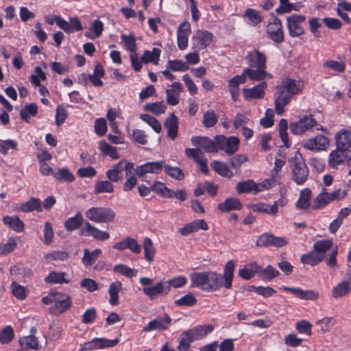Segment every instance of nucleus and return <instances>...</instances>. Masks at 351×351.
Masks as SVG:
<instances>
[{"mask_svg":"<svg viewBox=\"0 0 351 351\" xmlns=\"http://www.w3.org/2000/svg\"><path fill=\"white\" fill-rule=\"evenodd\" d=\"M81 235L90 236L99 241H106L110 238L108 232L99 230L88 221L85 222L84 227L81 230Z\"/></svg>","mask_w":351,"mask_h":351,"instance_id":"18","label":"nucleus"},{"mask_svg":"<svg viewBox=\"0 0 351 351\" xmlns=\"http://www.w3.org/2000/svg\"><path fill=\"white\" fill-rule=\"evenodd\" d=\"M213 34L206 30H197L192 37V47L196 51L206 49L213 40Z\"/></svg>","mask_w":351,"mask_h":351,"instance_id":"9","label":"nucleus"},{"mask_svg":"<svg viewBox=\"0 0 351 351\" xmlns=\"http://www.w3.org/2000/svg\"><path fill=\"white\" fill-rule=\"evenodd\" d=\"M72 304V301L68 295L57 292L53 306L50 307V313L60 315L66 311Z\"/></svg>","mask_w":351,"mask_h":351,"instance_id":"10","label":"nucleus"},{"mask_svg":"<svg viewBox=\"0 0 351 351\" xmlns=\"http://www.w3.org/2000/svg\"><path fill=\"white\" fill-rule=\"evenodd\" d=\"M122 287V283L120 281H115L110 285L108 293L110 295L109 303L111 305H117L119 304V293Z\"/></svg>","mask_w":351,"mask_h":351,"instance_id":"41","label":"nucleus"},{"mask_svg":"<svg viewBox=\"0 0 351 351\" xmlns=\"http://www.w3.org/2000/svg\"><path fill=\"white\" fill-rule=\"evenodd\" d=\"M191 287L198 288L202 291L208 292V271L193 272L189 275Z\"/></svg>","mask_w":351,"mask_h":351,"instance_id":"16","label":"nucleus"},{"mask_svg":"<svg viewBox=\"0 0 351 351\" xmlns=\"http://www.w3.org/2000/svg\"><path fill=\"white\" fill-rule=\"evenodd\" d=\"M144 109L149 111L156 115H159L165 113L167 109V106L163 101H157L154 103L146 104L144 106Z\"/></svg>","mask_w":351,"mask_h":351,"instance_id":"48","label":"nucleus"},{"mask_svg":"<svg viewBox=\"0 0 351 351\" xmlns=\"http://www.w3.org/2000/svg\"><path fill=\"white\" fill-rule=\"evenodd\" d=\"M332 244L330 239L319 240L313 244V249L324 259L326 252L332 248Z\"/></svg>","mask_w":351,"mask_h":351,"instance_id":"39","label":"nucleus"},{"mask_svg":"<svg viewBox=\"0 0 351 351\" xmlns=\"http://www.w3.org/2000/svg\"><path fill=\"white\" fill-rule=\"evenodd\" d=\"M83 222V217L80 212L77 213L73 217H69L64 222V228L71 232L78 229Z\"/></svg>","mask_w":351,"mask_h":351,"instance_id":"42","label":"nucleus"},{"mask_svg":"<svg viewBox=\"0 0 351 351\" xmlns=\"http://www.w3.org/2000/svg\"><path fill=\"white\" fill-rule=\"evenodd\" d=\"M328 144L329 141L328 138L319 134L306 141L304 143V147L312 151H321L326 149Z\"/></svg>","mask_w":351,"mask_h":351,"instance_id":"17","label":"nucleus"},{"mask_svg":"<svg viewBox=\"0 0 351 351\" xmlns=\"http://www.w3.org/2000/svg\"><path fill=\"white\" fill-rule=\"evenodd\" d=\"M256 184L253 180L249 179L245 181L239 182L236 186V191L239 194L245 193H256Z\"/></svg>","mask_w":351,"mask_h":351,"instance_id":"46","label":"nucleus"},{"mask_svg":"<svg viewBox=\"0 0 351 351\" xmlns=\"http://www.w3.org/2000/svg\"><path fill=\"white\" fill-rule=\"evenodd\" d=\"M121 39L124 43L126 50L129 51L131 53H136V39L133 35L121 34Z\"/></svg>","mask_w":351,"mask_h":351,"instance_id":"55","label":"nucleus"},{"mask_svg":"<svg viewBox=\"0 0 351 351\" xmlns=\"http://www.w3.org/2000/svg\"><path fill=\"white\" fill-rule=\"evenodd\" d=\"M101 254V250L100 249H95L92 252L85 249L84 250V256L82 258L83 265L86 267L93 265Z\"/></svg>","mask_w":351,"mask_h":351,"instance_id":"40","label":"nucleus"},{"mask_svg":"<svg viewBox=\"0 0 351 351\" xmlns=\"http://www.w3.org/2000/svg\"><path fill=\"white\" fill-rule=\"evenodd\" d=\"M235 265L233 261H228L223 269V274L208 271V292L219 291L221 289H230L232 285Z\"/></svg>","mask_w":351,"mask_h":351,"instance_id":"2","label":"nucleus"},{"mask_svg":"<svg viewBox=\"0 0 351 351\" xmlns=\"http://www.w3.org/2000/svg\"><path fill=\"white\" fill-rule=\"evenodd\" d=\"M113 248L119 251H123L129 249L134 254H140L141 252V246L137 241L130 237H125L124 239L116 243L113 245Z\"/></svg>","mask_w":351,"mask_h":351,"instance_id":"20","label":"nucleus"},{"mask_svg":"<svg viewBox=\"0 0 351 351\" xmlns=\"http://www.w3.org/2000/svg\"><path fill=\"white\" fill-rule=\"evenodd\" d=\"M304 15L292 14L287 17V28L291 37H298L304 34V28L302 23L305 21Z\"/></svg>","mask_w":351,"mask_h":351,"instance_id":"8","label":"nucleus"},{"mask_svg":"<svg viewBox=\"0 0 351 351\" xmlns=\"http://www.w3.org/2000/svg\"><path fill=\"white\" fill-rule=\"evenodd\" d=\"M54 178L58 180H64L69 182L74 180L73 175L66 168L58 169L57 172H55Z\"/></svg>","mask_w":351,"mask_h":351,"instance_id":"64","label":"nucleus"},{"mask_svg":"<svg viewBox=\"0 0 351 351\" xmlns=\"http://www.w3.org/2000/svg\"><path fill=\"white\" fill-rule=\"evenodd\" d=\"M143 248L144 251V258L145 260L149 263L153 262L156 254V249L150 238H145L143 243Z\"/></svg>","mask_w":351,"mask_h":351,"instance_id":"43","label":"nucleus"},{"mask_svg":"<svg viewBox=\"0 0 351 351\" xmlns=\"http://www.w3.org/2000/svg\"><path fill=\"white\" fill-rule=\"evenodd\" d=\"M66 274L64 272H56L51 271L49 274L45 278V282L48 283H54V284H62V283H68L69 282V280L65 278Z\"/></svg>","mask_w":351,"mask_h":351,"instance_id":"50","label":"nucleus"},{"mask_svg":"<svg viewBox=\"0 0 351 351\" xmlns=\"http://www.w3.org/2000/svg\"><path fill=\"white\" fill-rule=\"evenodd\" d=\"M197 300L192 293H188L181 298L176 300L174 304L178 306H193L196 304Z\"/></svg>","mask_w":351,"mask_h":351,"instance_id":"61","label":"nucleus"},{"mask_svg":"<svg viewBox=\"0 0 351 351\" xmlns=\"http://www.w3.org/2000/svg\"><path fill=\"white\" fill-rule=\"evenodd\" d=\"M214 138L217 148L228 156L234 154L239 149L240 141L237 136L226 137L223 135H217Z\"/></svg>","mask_w":351,"mask_h":351,"instance_id":"6","label":"nucleus"},{"mask_svg":"<svg viewBox=\"0 0 351 351\" xmlns=\"http://www.w3.org/2000/svg\"><path fill=\"white\" fill-rule=\"evenodd\" d=\"M36 332V328L32 327L30 329V335L20 339L19 343L23 349L38 350L40 348L38 339L35 337Z\"/></svg>","mask_w":351,"mask_h":351,"instance_id":"25","label":"nucleus"},{"mask_svg":"<svg viewBox=\"0 0 351 351\" xmlns=\"http://www.w3.org/2000/svg\"><path fill=\"white\" fill-rule=\"evenodd\" d=\"M244 17L247 19L249 24L256 26L261 23L263 18L260 12L254 9L247 8L244 13Z\"/></svg>","mask_w":351,"mask_h":351,"instance_id":"47","label":"nucleus"},{"mask_svg":"<svg viewBox=\"0 0 351 351\" xmlns=\"http://www.w3.org/2000/svg\"><path fill=\"white\" fill-rule=\"evenodd\" d=\"M3 222L16 232H21L24 230V223L16 216H5L3 218Z\"/></svg>","mask_w":351,"mask_h":351,"instance_id":"36","label":"nucleus"},{"mask_svg":"<svg viewBox=\"0 0 351 351\" xmlns=\"http://www.w3.org/2000/svg\"><path fill=\"white\" fill-rule=\"evenodd\" d=\"M253 210L265 213L269 215H276L278 213L276 206H271L265 203H259L254 205Z\"/></svg>","mask_w":351,"mask_h":351,"instance_id":"62","label":"nucleus"},{"mask_svg":"<svg viewBox=\"0 0 351 351\" xmlns=\"http://www.w3.org/2000/svg\"><path fill=\"white\" fill-rule=\"evenodd\" d=\"M261 271V266L257 265L255 262L247 264L243 269H239V275L244 280H250L252 278L255 274Z\"/></svg>","mask_w":351,"mask_h":351,"instance_id":"30","label":"nucleus"},{"mask_svg":"<svg viewBox=\"0 0 351 351\" xmlns=\"http://www.w3.org/2000/svg\"><path fill=\"white\" fill-rule=\"evenodd\" d=\"M214 330V327L213 325H198L193 327L191 329H189L191 334L192 335L193 339L195 340H199L204 338L208 334L213 332Z\"/></svg>","mask_w":351,"mask_h":351,"instance_id":"31","label":"nucleus"},{"mask_svg":"<svg viewBox=\"0 0 351 351\" xmlns=\"http://www.w3.org/2000/svg\"><path fill=\"white\" fill-rule=\"evenodd\" d=\"M245 59L250 68H267L266 55L255 48L247 51Z\"/></svg>","mask_w":351,"mask_h":351,"instance_id":"11","label":"nucleus"},{"mask_svg":"<svg viewBox=\"0 0 351 351\" xmlns=\"http://www.w3.org/2000/svg\"><path fill=\"white\" fill-rule=\"evenodd\" d=\"M330 202V200L328 197V192L325 189H323L322 191L315 198L312 205V209H322Z\"/></svg>","mask_w":351,"mask_h":351,"instance_id":"44","label":"nucleus"},{"mask_svg":"<svg viewBox=\"0 0 351 351\" xmlns=\"http://www.w3.org/2000/svg\"><path fill=\"white\" fill-rule=\"evenodd\" d=\"M279 274V271L273 267L271 265H267L265 269H262L261 267L259 276H261L265 280L269 281L271 280L273 278L278 276Z\"/></svg>","mask_w":351,"mask_h":351,"instance_id":"58","label":"nucleus"},{"mask_svg":"<svg viewBox=\"0 0 351 351\" xmlns=\"http://www.w3.org/2000/svg\"><path fill=\"white\" fill-rule=\"evenodd\" d=\"M213 169L216 171L221 176L232 178L233 177V173L229 168L227 164L217 160H214L210 164Z\"/></svg>","mask_w":351,"mask_h":351,"instance_id":"34","label":"nucleus"},{"mask_svg":"<svg viewBox=\"0 0 351 351\" xmlns=\"http://www.w3.org/2000/svg\"><path fill=\"white\" fill-rule=\"evenodd\" d=\"M164 127L167 130V136L174 140L178 136V120L177 117L171 113L170 117L167 118L164 123Z\"/></svg>","mask_w":351,"mask_h":351,"instance_id":"28","label":"nucleus"},{"mask_svg":"<svg viewBox=\"0 0 351 351\" xmlns=\"http://www.w3.org/2000/svg\"><path fill=\"white\" fill-rule=\"evenodd\" d=\"M99 149L104 156H108L109 157L114 160L120 158V156L117 152V147L108 145L104 141H101L99 143Z\"/></svg>","mask_w":351,"mask_h":351,"instance_id":"45","label":"nucleus"},{"mask_svg":"<svg viewBox=\"0 0 351 351\" xmlns=\"http://www.w3.org/2000/svg\"><path fill=\"white\" fill-rule=\"evenodd\" d=\"M317 125V121L312 117H304L299 121L291 123L290 130L294 134L299 135L311 130Z\"/></svg>","mask_w":351,"mask_h":351,"instance_id":"13","label":"nucleus"},{"mask_svg":"<svg viewBox=\"0 0 351 351\" xmlns=\"http://www.w3.org/2000/svg\"><path fill=\"white\" fill-rule=\"evenodd\" d=\"M347 151H343L341 149L333 150L331 152L329 156V165L332 168H337L340 164H341L347 156Z\"/></svg>","mask_w":351,"mask_h":351,"instance_id":"32","label":"nucleus"},{"mask_svg":"<svg viewBox=\"0 0 351 351\" xmlns=\"http://www.w3.org/2000/svg\"><path fill=\"white\" fill-rule=\"evenodd\" d=\"M282 289L291 292L301 300H315L319 298V294L314 290H303L300 287H290L283 286Z\"/></svg>","mask_w":351,"mask_h":351,"instance_id":"21","label":"nucleus"},{"mask_svg":"<svg viewBox=\"0 0 351 351\" xmlns=\"http://www.w3.org/2000/svg\"><path fill=\"white\" fill-rule=\"evenodd\" d=\"M113 271L128 278L134 277L138 273V270L121 264L116 265L113 268Z\"/></svg>","mask_w":351,"mask_h":351,"instance_id":"57","label":"nucleus"},{"mask_svg":"<svg viewBox=\"0 0 351 351\" xmlns=\"http://www.w3.org/2000/svg\"><path fill=\"white\" fill-rule=\"evenodd\" d=\"M124 162V159L121 160L117 164L113 165L112 168L106 171V177L111 182H117L121 180V173L123 171Z\"/></svg>","mask_w":351,"mask_h":351,"instance_id":"29","label":"nucleus"},{"mask_svg":"<svg viewBox=\"0 0 351 351\" xmlns=\"http://www.w3.org/2000/svg\"><path fill=\"white\" fill-rule=\"evenodd\" d=\"M139 282L144 286L143 289V293L150 300H154L160 295H165L170 291V287L165 286L164 283L162 282H159L154 285L149 286L153 283L152 278L141 277L139 279Z\"/></svg>","mask_w":351,"mask_h":351,"instance_id":"4","label":"nucleus"},{"mask_svg":"<svg viewBox=\"0 0 351 351\" xmlns=\"http://www.w3.org/2000/svg\"><path fill=\"white\" fill-rule=\"evenodd\" d=\"M191 141L193 146L203 149L206 153H217L218 152L215 140L213 141L206 136H192Z\"/></svg>","mask_w":351,"mask_h":351,"instance_id":"12","label":"nucleus"},{"mask_svg":"<svg viewBox=\"0 0 351 351\" xmlns=\"http://www.w3.org/2000/svg\"><path fill=\"white\" fill-rule=\"evenodd\" d=\"M193 341L195 339L189 330L182 332L178 338V350L179 351H186Z\"/></svg>","mask_w":351,"mask_h":351,"instance_id":"37","label":"nucleus"},{"mask_svg":"<svg viewBox=\"0 0 351 351\" xmlns=\"http://www.w3.org/2000/svg\"><path fill=\"white\" fill-rule=\"evenodd\" d=\"M104 30V23L100 20H95L92 22L90 25V31L94 33V36L90 32H86L85 36L88 38L94 39L95 38L99 37Z\"/></svg>","mask_w":351,"mask_h":351,"instance_id":"52","label":"nucleus"},{"mask_svg":"<svg viewBox=\"0 0 351 351\" xmlns=\"http://www.w3.org/2000/svg\"><path fill=\"white\" fill-rule=\"evenodd\" d=\"M119 343V339L113 340L105 338H95L92 341L84 343L82 346V351H90L104 348H111L115 346Z\"/></svg>","mask_w":351,"mask_h":351,"instance_id":"14","label":"nucleus"},{"mask_svg":"<svg viewBox=\"0 0 351 351\" xmlns=\"http://www.w3.org/2000/svg\"><path fill=\"white\" fill-rule=\"evenodd\" d=\"M21 210L24 212H31L33 210L41 212L43 210L41 202L38 198L32 197L21 206Z\"/></svg>","mask_w":351,"mask_h":351,"instance_id":"49","label":"nucleus"},{"mask_svg":"<svg viewBox=\"0 0 351 351\" xmlns=\"http://www.w3.org/2000/svg\"><path fill=\"white\" fill-rule=\"evenodd\" d=\"M267 86V83L263 82L252 88H244L243 89V97L247 100L262 99L264 97Z\"/></svg>","mask_w":351,"mask_h":351,"instance_id":"23","label":"nucleus"},{"mask_svg":"<svg viewBox=\"0 0 351 351\" xmlns=\"http://www.w3.org/2000/svg\"><path fill=\"white\" fill-rule=\"evenodd\" d=\"M167 68L172 71H186L189 66L186 62L180 60H169L167 63Z\"/></svg>","mask_w":351,"mask_h":351,"instance_id":"56","label":"nucleus"},{"mask_svg":"<svg viewBox=\"0 0 351 351\" xmlns=\"http://www.w3.org/2000/svg\"><path fill=\"white\" fill-rule=\"evenodd\" d=\"M163 168H165L166 173L168 174L170 177L178 180L184 178V173L182 169L179 167H173L170 165H166L165 164Z\"/></svg>","mask_w":351,"mask_h":351,"instance_id":"63","label":"nucleus"},{"mask_svg":"<svg viewBox=\"0 0 351 351\" xmlns=\"http://www.w3.org/2000/svg\"><path fill=\"white\" fill-rule=\"evenodd\" d=\"M165 161L160 160L157 162H148L144 165L137 166L136 168V173L138 176L143 178L147 173H159L163 167Z\"/></svg>","mask_w":351,"mask_h":351,"instance_id":"15","label":"nucleus"},{"mask_svg":"<svg viewBox=\"0 0 351 351\" xmlns=\"http://www.w3.org/2000/svg\"><path fill=\"white\" fill-rule=\"evenodd\" d=\"M323 260L322 257L313 248L312 251L302 255L300 257V261L302 264L311 266L317 265Z\"/></svg>","mask_w":351,"mask_h":351,"instance_id":"33","label":"nucleus"},{"mask_svg":"<svg viewBox=\"0 0 351 351\" xmlns=\"http://www.w3.org/2000/svg\"><path fill=\"white\" fill-rule=\"evenodd\" d=\"M140 117L143 121L146 122L156 133H160L161 132V125L155 117L148 114H142Z\"/></svg>","mask_w":351,"mask_h":351,"instance_id":"59","label":"nucleus"},{"mask_svg":"<svg viewBox=\"0 0 351 351\" xmlns=\"http://www.w3.org/2000/svg\"><path fill=\"white\" fill-rule=\"evenodd\" d=\"M208 226L204 219H195L190 223H186L183 228H180L178 232L182 236H188L189 234L197 232L199 230H207Z\"/></svg>","mask_w":351,"mask_h":351,"instance_id":"22","label":"nucleus"},{"mask_svg":"<svg viewBox=\"0 0 351 351\" xmlns=\"http://www.w3.org/2000/svg\"><path fill=\"white\" fill-rule=\"evenodd\" d=\"M114 191V186L112 182L108 180H100L95 184V193H110Z\"/></svg>","mask_w":351,"mask_h":351,"instance_id":"51","label":"nucleus"},{"mask_svg":"<svg viewBox=\"0 0 351 351\" xmlns=\"http://www.w3.org/2000/svg\"><path fill=\"white\" fill-rule=\"evenodd\" d=\"M266 33L267 37L276 43H281L285 40L282 22L276 17L267 25Z\"/></svg>","mask_w":351,"mask_h":351,"instance_id":"7","label":"nucleus"},{"mask_svg":"<svg viewBox=\"0 0 351 351\" xmlns=\"http://www.w3.org/2000/svg\"><path fill=\"white\" fill-rule=\"evenodd\" d=\"M292 172V179L298 185L303 184L308 176V169L298 152L289 160Z\"/></svg>","mask_w":351,"mask_h":351,"instance_id":"3","label":"nucleus"},{"mask_svg":"<svg viewBox=\"0 0 351 351\" xmlns=\"http://www.w3.org/2000/svg\"><path fill=\"white\" fill-rule=\"evenodd\" d=\"M85 215L95 223H109L114 221L116 213L108 207H92L86 211Z\"/></svg>","mask_w":351,"mask_h":351,"instance_id":"5","label":"nucleus"},{"mask_svg":"<svg viewBox=\"0 0 351 351\" xmlns=\"http://www.w3.org/2000/svg\"><path fill=\"white\" fill-rule=\"evenodd\" d=\"M218 117L213 111H207L204 114L202 123L205 128L213 127L217 122Z\"/></svg>","mask_w":351,"mask_h":351,"instance_id":"60","label":"nucleus"},{"mask_svg":"<svg viewBox=\"0 0 351 351\" xmlns=\"http://www.w3.org/2000/svg\"><path fill=\"white\" fill-rule=\"evenodd\" d=\"M243 207L240 200L237 197L227 198L223 202L217 205V208L223 213H228L232 210H240Z\"/></svg>","mask_w":351,"mask_h":351,"instance_id":"26","label":"nucleus"},{"mask_svg":"<svg viewBox=\"0 0 351 351\" xmlns=\"http://www.w3.org/2000/svg\"><path fill=\"white\" fill-rule=\"evenodd\" d=\"M171 322L170 317L165 314L163 317H157L155 319L149 322L143 330L150 332L153 330H161L168 328Z\"/></svg>","mask_w":351,"mask_h":351,"instance_id":"19","label":"nucleus"},{"mask_svg":"<svg viewBox=\"0 0 351 351\" xmlns=\"http://www.w3.org/2000/svg\"><path fill=\"white\" fill-rule=\"evenodd\" d=\"M266 69L267 68H246L243 71V74L245 79L248 77L253 81H261L267 77H271V75L266 71Z\"/></svg>","mask_w":351,"mask_h":351,"instance_id":"24","label":"nucleus"},{"mask_svg":"<svg viewBox=\"0 0 351 351\" xmlns=\"http://www.w3.org/2000/svg\"><path fill=\"white\" fill-rule=\"evenodd\" d=\"M351 291L350 282L344 280L338 283L332 290V296L334 298L343 297L348 294Z\"/></svg>","mask_w":351,"mask_h":351,"instance_id":"35","label":"nucleus"},{"mask_svg":"<svg viewBox=\"0 0 351 351\" xmlns=\"http://www.w3.org/2000/svg\"><path fill=\"white\" fill-rule=\"evenodd\" d=\"M246 82L244 75H237L228 80V89L230 93H234L239 90V85Z\"/></svg>","mask_w":351,"mask_h":351,"instance_id":"54","label":"nucleus"},{"mask_svg":"<svg viewBox=\"0 0 351 351\" xmlns=\"http://www.w3.org/2000/svg\"><path fill=\"white\" fill-rule=\"evenodd\" d=\"M311 191L308 188L304 189L300 192V196L295 206L300 209H307L310 206Z\"/></svg>","mask_w":351,"mask_h":351,"instance_id":"38","label":"nucleus"},{"mask_svg":"<svg viewBox=\"0 0 351 351\" xmlns=\"http://www.w3.org/2000/svg\"><path fill=\"white\" fill-rule=\"evenodd\" d=\"M160 55V50L158 48H154L152 51H145L141 57V60L144 63L154 62L157 64Z\"/></svg>","mask_w":351,"mask_h":351,"instance_id":"53","label":"nucleus"},{"mask_svg":"<svg viewBox=\"0 0 351 351\" xmlns=\"http://www.w3.org/2000/svg\"><path fill=\"white\" fill-rule=\"evenodd\" d=\"M303 89L302 82L291 79H284L279 86L276 88L277 97L275 99V109L278 114L281 115L285 112V106L288 105L295 95L299 94Z\"/></svg>","mask_w":351,"mask_h":351,"instance_id":"1","label":"nucleus"},{"mask_svg":"<svg viewBox=\"0 0 351 351\" xmlns=\"http://www.w3.org/2000/svg\"><path fill=\"white\" fill-rule=\"evenodd\" d=\"M336 144L338 149L348 151L351 147V132L343 130L336 134Z\"/></svg>","mask_w":351,"mask_h":351,"instance_id":"27","label":"nucleus"}]
</instances>
